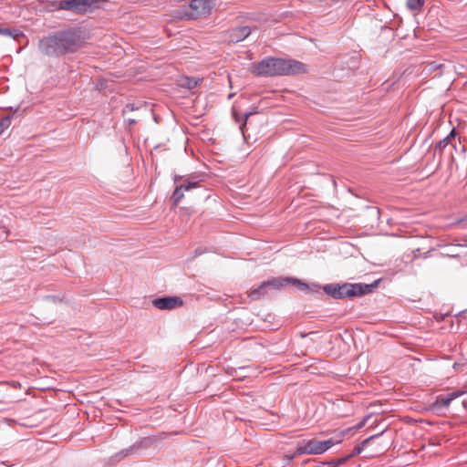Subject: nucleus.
<instances>
[{
	"mask_svg": "<svg viewBox=\"0 0 467 467\" xmlns=\"http://www.w3.org/2000/svg\"><path fill=\"white\" fill-rule=\"evenodd\" d=\"M83 44L80 29L70 27L43 36L37 44L38 51L48 57L59 58L77 52Z\"/></svg>",
	"mask_w": 467,
	"mask_h": 467,
	"instance_id": "f257e3e1",
	"label": "nucleus"
},
{
	"mask_svg": "<svg viewBox=\"0 0 467 467\" xmlns=\"http://www.w3.org/2000/svg\"><path fill=\"white\" fill-rule=\"evenodd\" d=\"M306 72V65L294 59L268 57L254 65L252 73L259 77L288 76Z\"/></svg>",
	"mask_w": 467,
	"mask_h": 467,
	"instance_id": "f03ea898",
	"label": "nucleus"
},
{
	"mask_svg": "<svg viewBox=\"0 0 467 467\" xmlns=\"http://www.w3.org/2000/svg\"><path fill=\"white\" fill-rule=\"evenodd\" d=\"M379 283V280H376L371 284H328L323 286V290L334 299L352 298L370 294L378 286Z\"/></svg>",
	"mask_w": 467,
	"mask_h": 467,
	"instance_id": "7ed1b4c3",
	"label": "nucleus"
},
{
	"mask_svg": "<svg viewBox=\"0 0 467 467\" xmlns=\"http://www.w3.org/2000/svg\"><path fill=\"white\" fill-rule=\"evenodd\" d=\"M338 442H339V441H336L333 438L326 440V441H318L316 439L303 440L300 443H298V445L296 447V453L299 455H302V454H310V455L322 454Z\"/></svg>",
	"mask_w": 467,
	"mask_h": 467,
	"instance_id": "20e7f679",
	"label": "nucleus"
},
{
	"mask_svg": "<svg viewBox=\"0 0 467 467\" xmlns=\"http://www.w3.org/2000/svg\"><path fill=\"white\" fill-rule=\"evenodd\" d=\"M173 181L175 189L171 200L174 205H177L182 201L184 196V192H189L201 186V182L196 176L174 175Z\"/></svg>",
	"mask_w": 467,
	"mask_h": 467,
	"instance_id": "39448f33",
	"label": "nucleus"
},
{
	"mask_svg": "<svg viewBox=\"0 0 467 467\" xmlns=\"http://www.w3.org/2000/svg\"><path fill=\"white\" fill-rule=\"evenodd\" d=\"M215 5L216 0H192L189 5L192 13L188 16L193 19L205 16L211 13Z\"/></svg>",
	"mask_w": 467,
	"mask_h": 467,
	"instance_id": "423d86ee",
	"label": "nucleus"
},
{
	"mask_svg": "<svg viewBox=\"0 0 467 467\" xmlns=\"http://www.w3.org/2000/svg\"><path fill=\"white\" fill-rule=\"evenodd\" d=\"M183 301L178 296H165L156 298L152 301V305L161 310H171L182 306Z\"/></svg>",
	"mask_w": 467,
	"mask_h": 467,
	"instance_id": "0eeeda50",
	"label": "nucleus"
},
{
	"mask_svg": "<svg viewBox=\"0 0 467 467\" xmlns=\"http://www.w3.org/2000/svg\"><path fill=\"white\" fill-rule=\"evenodd\" d=\"M57 9L67 10L75 14L87 13L83 0H60Z\"/></svg>",
	"mask_w": 467,
	"mask_h": 467,
	"instance_id": "6e6552de",
	"label": "nucleus"
},
{
	"mask_svg": "<svg viewBox=\"0 0 467 467\" xmlns=\"http://www.w3.org/2000/svg\"><path fill=\"white\" fill-rule=\"evenodd\" d=\"M252 33L248 26H236L227 32V37L230 42L239 43L246 39Z\"/></svg>",
	"mask_w": 467,
	"mask_h": 467,
	"instance_id": "1a4fd4ad",
	"label": "nucleus"
},
{
	"mask_svg": "<svg viewBox=\"0 0 467 467\" xmlns=\"http://www.w3.org/2000/svg\"><path fill=\"white\" fill-rule=\"evenodd\" d=\"M293 277H275L265 281L268 289L279 290L291 284Z\"/></svg>",
	"mask_w": 467,
	"mask_h": 467,
	"instance_id": "9d476101",
	"label": "nucleus"
},
{
	"mask_svg": "<svg viewBox=\"0 0 467 467\" xmlns=\"http://www.w3.org/2000/svg\"><path fill=\"white\" fill-rule=\"evenodd\" d=\"M451 400L448 395H439L436 400L432 403L431 409L433 410H439L443 408H448Z\"/></svg>",
	"mask_w": 467,
	"mask_h": 467,
	"instance_id": "9b49d317",
	"label": "nucleus"
},
{
	"mask_svg": "<svg viewBox=\"0 0 467 467\" xmlns=\"http://www.w3.org/2000/svg\"><path fill=\"white\" fill-rule=\"evenodd\" d=\"M267 291H268V287L265 285V281L260 285H258L256 288L250 291L249 297L252 300H258L261 298V296L266 295Z\"/></svg>",
	"mask_w": 467,
	"mask_h": 467,
	"instance_id": "f8f14e48",
	"label": "nucleus"
},
{
	"mask_svg": "<svg viewBox=\"0 0 467 467\" xmlns=\"http://www.w3.org/2000/svg\"><path fill=\"white\" fill-rule=\"evenodd\" d=\"M382 434L381 433H378V434H375V435H372L367 439H365L361 443L358 444L357 446L354 447L352 452L348 455V457H354L356 455H358L360 454L364 449L366 448L367 444L373 439L380 436Z\"/></svg>",
	"mask_w": 467,
	"mask_h": 467,
	"instance_id": "ddd939ff",
	"label": "nucleus"
},
{
	"mask_svg": "<svg viewBox=\"0 0 467 467\" xmlns=\"http://www.w3.org/2000/svg\"><path fill=\"white\" fill-rule=\"evenodd\" d=\"M200 81V79H197L195 78L183 77L179 80V85L182 88L193 89L199 85Z\"/></svg>",
	"mask_w": 467,
	"mask_h": 467,
	"instance_id": "4468645a",
	"label": "nucleus"
},
{
	"mask_svg": "<svg viewBox=\"0 0 467 467\" xmlns=\"http://www.w3.org/2000/svg\"><path fill=\"white\" fill-rule=\"evenodd\" d=\"M455 136V130H452L451 133L445 137L444 139L441 140L435 146V151H439L440 153L442 152V150L451 143V138Z\"/></svg>",
	"mask_w": 467,
	"mask_h": 467,
	"instance_id": "2eb2a0df",
	"label": "nucleus"
},
{
	"mask_svg": "<svg viewBox=\"0 0 467 467\" xmlns=\"http://www.w3.org/2000/svg\"><path fill=\"white\" fill-rule=\"evenodd\" d=\"M0 35L7 36H10V37L16 39L17 36H19L22 34L19 30H16V29L11 30L9 28L0 27Z\"/></svg>",
	"mask_w": 467,
	"mask_h": 467,
	"instance_id": "dca6fc26",
	"label": "nucleus"
},
{
	"mask_svg": "<svg viewBox=\"0 0 467 467\" xmlns=\"http://www.w3.org/2000/svg\"><path fill=\"white\" fill-rule=\"evenodd\" d=\"M257 113H258V108L254 107V108H252L251 110L245 112L241 119L237 118L236 116H234V118L237 122H240L241 120H243L244 121L243 126H244L246 124V121L249 119V117L254 114H257ZM234 115H235V113H234Z\"/></svg>",
	"mask_w": 467,
	"mask_h": 467,
	"instance_id": "f3484780",
	"label": "nucleus"
},
{
	"mask_svg": "<svg viewBox=\"0 0 467 467\" xmlns=\"http://www.w3.org/2000/svg\"><path fill=\"white\" fill-rule=\"evenodd\" d=\"M425 3V0H407V6L410 10H420Z\"/></svg>",
	"mask_w": 467,
	"mask_h": 467,
	"instance_id": "a211bd4d",
	"label": "nucleus"
},
{
	"mask_svg": "<svg viewBox=\"0 0 467 467\" xmlns=\"http://www.w3.org/2000/svg\"><path fill=\"white\" fill-rule=\"evenodd\" d=\"M11 125V117L5 116L0 119V135Z\"/></svg>",
	"mask_w": 467,
	"mask_h": 467,
	"instance_id": "6ab92c4d",
	"label": "nucleus"
},
{
	"mask_svg": "<svg viewBox=\"0 0 467 467\" xmlns=\"http://www.w3.org/2000/svg\"><path fill=\"white\" fill-rule=\"evenodd\" d=\"M139 445H132L130 448L121 450L119 453H117V456H120L121 458L127 457L133 453V451L137 449H139Z\"/></svg>",
	"mask_w": 467,
	"mask_h": 467,
	"instance_id": "aec40b11",
	"label": "nucleus"
},
{
	"mask_svg": "<svg viewBox=\"0 0 467 467\" xmlns=\"http://www.w3.org/2000/svg\"><path fill=\"white\" fill-rule=\"evenodd\" d=\"M291 284L296 285L300 290H303V291H307L309 289V286L307 284H306L296 278H293V280H291Z\"/></svg>",
	"mask_w": 467,
	"mask_h": 467,
	"instance_id": "412c9836",
	"label": "nucleus"
},
{
	"mask_svg": "<svg viewBox=\"0 0 467 467\" xmlns=\"http://www.w3.org/2000/svg\"><path fill=\"white\" fill-rule=\"evenodd\" d=\"M464 393H466V391H462V390H456V391H452L451 393H448L447 395L449 396V398L451 399V400L452 401L453 400L461 397L462 395H463Z\"/></svg>",
	"mask_w": 467,
	"mask_h": 467,
	"instance_id": "4be33fe9",
	"label": "nucleus"
},
{
	"mask_svg": "<svg viewBox=\"0 0 467 467\" xmlns=\"http://www.w3.org/2000/svg\"><path fill=\"white\" fill-rule=\"evenodd\" d=\"M130 110V111H133V110H136V109H139V107L136 106L135 104H128L126 105L125 109H124V113L126 112V110Z\"/></svg>",
	"mask_w": 467,
	"mask_h": 467,
	"instance_id": "5701e85b",
	"label": "nucleus"
},
{
	"mask_svg": "<svg viewBox=\"0 0 467 467\" xmlns=\"http://www.w3.org/2000/svg\"><path fill=\"white\" fill-rule=\"evenodd\" d=\"M348 458H349V457H348V456H347V457H344V458H340V459H338V460L337 461V462H336V466H338V465H341V464L345 463V462L348 461Z\"/></svg>",
	"mask_w": 467,
	"mask_h": 467,
	"instance_id": "b1692460",
	"label": "nucleus"
},
{
	"mask_svg": "<svg viewBox=\"0 0 467 467\" xmlns=\"http://www.w3.org/2000/svg\"><path fill=\"white\" fill-rule=\"evenodd\" d=\"M458 315L463 318H466L467 317V309L461 311Z\"/></svg>",
	"mask_w": 467,
	"mask_h": 467,
	"instance_id": "393cba45",
	"label": "nucleus"
},
{
	"mask_svg": "<svg viewBox=\"0 0 467 467\" xmlns=\"http://www.w3.org/2000/svg\"><path fill=\"white\" fill-rule=\"evenodd\" d=\"M128 121L130 125H134L136 123V120L132 119H129Z\"/></svg>",
	"mask_w": 467,
	"mask_h": 467,
	"instance_id": "a878e982",
	"label": "nucleus"
},
{
	"mask_svg": "<svg viewBox=\"0 0 467 467\" xmlns=\"http://www.w3.org/2000/svg\"><path fill=\"white\" fill-rule=\"evenodd\" d=\"M202 254V251H200L199 249H196V250H195V254H196V255H197V254Z\"/></svg>",
	"mask_w": 467,
	"mask_h": 467,
	"instance_id": "bb28decb",
	"label": "nucleus"
},
{
	"mask_svg": "<svg viewBox=\"0 0 467 467\" xmlns=\"http://www.w3.org/2000/svg\"><path fill=\"white\" fill-rule=\"evenodd\" d=\"M465 222H467V215H466L463 219H462V220H461V223H465Z\"/></svg>",
	"mask_w": 467,
	"mask_h": 467,
	"instance_id": "cd10ccee",
	"label": "nucleus"
}]
</instances>
